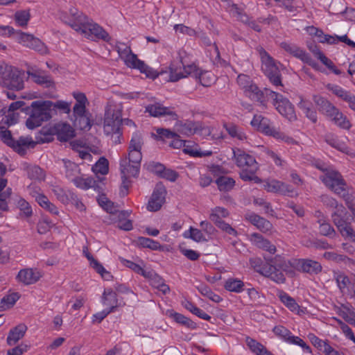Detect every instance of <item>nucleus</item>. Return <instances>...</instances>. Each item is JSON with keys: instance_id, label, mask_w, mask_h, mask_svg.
I'll use <instances>...</instances> for the list:
<instances>
[{"instance_id": "nucleus-1", "label": "nucleus", "mask_w": 355, "mask_h": 355, "mask_svg": "<svg viewBox=\"0 0 355 355\" xmlns=\"http://www.w3.org/2000/svg\"><path fill=\"white\" fill-rule=\"evenodd\" d=\"M123 106L114 101H110L105 107L103 128L106 135L121 134L122 124L135 127L134 121L129 119H122Z\"/></svg>"}, {"instance_id": "nucleus-2", "label": "nucleus", "mask_w": 355, "mask_h": 355, "mask_svg": "<svg viewBox=\"0 0 355 355\" xmlns=\"http://www.w3.org/2000/svg\"><path fill=\"white\" fill-rule=\"evenodd\" d=\"M233 155L236 166L243 168L239 173L241 179L261 183V180L256 175L259 166L254 157L240 148L233 149Z\"/></svg>"}, {"instance_id": "nucleus-3", "label": "nucleus", "mask_w": 355, "mask_h": 355, "mask_svg": "<svg viewBox=\"0 0 355 355\" xmlns=\"http://www.w3.org/2000/svg\"><path fill=\"white\" fill-rule=\"evenodd\" d=\"M51 101H35L31 103L29 117L26 121V127L33 130L40 126L44 121H47L51 118Z\"/></svg>"}, {"instance_id": "nucleus-4", "label": "nucleus", "mask_w": 355, "mask_h": 355, "mask_svg": "<svg viewBox=\"0 0 355 355\" xmlns=\"http://www.w3.org/2000/svg\"><path fill=\"white\" fill-rule=\"evenodd\" d=\"M250 125L257 131L266 136L283 141L288 144H295V141L291 137L286 135L272 125L271 121L261 114H255L250 122Z\"/></svg>"}, {"instance_id": "nucleus-5", "label": "nucleus", "mask_w": 355, "mask_h": 355, "mask_svg": "<svg viewBox=\"0 0 355 355\" xmlns=\"http://www.w3.org/2000/svg\"><path fill=\"white\" fill-rule=\"evenodd\" d=\"M324 184L336 194L347 201L349 196L352 193L347 187L342 175L337 171L331 169L320 177Z\"/></svg>"}, {"instance_id": "nucleus-6", "label": "nucleus", "mask_w": 355, "mask_h": 355, "mask_svg": "<svg viewBox=\"0 0 355 355\" xmlns=\"http://www.w3.org/2000/svg\"><path fill=\"white\" fill-rule=\"evenodd\" d=\"M0 139L20 155H26L27 148L35 145L31 137H20L18 140H15L11 132L3 125H0Z\"/></svg>"}, {"instance_id": "nucleus-7", "label": "nucleus", "mask_w": 355, "mask_h": 355, "mask_svg": "<svg viewBox=\"0 0 355 355\" xmlns=\"http://www.w3.org/2000/svg\"><path fill=\"white\" fill-rule=\"evenodd\" d=\"M261 60V69L270 82L275 86H282L281 74L275 60L261 46L257 47Z\"/></svg>"}, {"instance_id": "nucleus-8", "label": "nucleus", "mask_w": 355, "mask_h": 355, "mask_svg": "<svg viewBox=\"0 0 355 355\" xmlns=\"http://www.w3.org/2000/svg\"><path fill=\"white\" fill-rule=\"evenodd\" d=\"M265 92L267 96L272 98V105L282 116L287 119L289 121H295L297 120L294 106L288 98L269 89H265Z\"/></svg>"}, {"instance_id": "nucleus-9", "label": "nucleus", "mask_w": 355, "mask_h": 355, "mask_svg": "<svg viewBox=\"0 0 355 355\" xmlns=\"http://www.w3.org/2000/svg\"><path fill=\"white\" fill-rule=\"evenodd\" d=\"M24 71L11 66L0 78V85L11 91H20L24 88Z\"/></svg>"}, {"instance_id": "nucleus-10", "label": "nucleus", "mask_w": 355, "mask_h": 355, "mask_svg": "<svg viewBox=\"0 0 355 355\" xmlns=\"http://www.w3.org/2000/svg\"><path fill=\"white\" fill-rule=\"evenodd\" d=\"M178 55L180 62L182 65L183 72L178 73H173L171 71L169 73L165 72V73H166L168 76L167 81L176 82L182 78L187 77L189 75L195 76L197 77L199 74L198 69L195 64L189 63V61L187 60L186 51L183 49L180 50L178 52ZM164 74V72L163 71H157V78L160 76H163Z\"/></svg>"}, {"instance_id": "nucleus-11", "label": "nucleus", "mask_w": 355, "mask_h": 355, "mask_svg": "<svg viewBox=\"0 0 355 355\" xmlns=\"http://www.w3.org/2000/svg\"><path fill=\"white\" fill-rule=\"evenodd\" d=\"M250 266L254 270L260 275L270 278L278 284H283L286 281V278L282 272L278 269H275L273 265H268L267 261L265 263L258 258L250 259Z\"/></svg>"}, {"instance_id": "nucleus-12", "label": "nucleus", "mask_w": 355, "mask_h": 355, "mask_svg": "<svg viewBox=\"0 0 355 355\" xmlns=\"http://www.w3.org/2000/svg\"><path fill=\"white\" fill-rule=\"evenodd\" d=\"M237 83L244 90L247 96L253 101L260 103L263 107H266V103L264 99V94L258 87L252 83L250 76L245 74H240L237 77Z\"/></svg>"}, {"instance_id": "nucleus-13", "label": "nucleus", "mask_w": 355, "mask_h": 355, "mask_svg": "<svg viewBox=\"0 0 355 355\" xmlns=\"http://www.w3.org/2000/svg\"><path fill=\"white\" fill-rule=\"evenodd\" d=\"M119 55L124 58L126 65L129 67L139 69L141 73L153 79L155 78V74L150 72L149 67L141 60H139L137 55L134 54L130 48L125 46L123 49L119 48Z\"/></svg>"}, {"instance_id": "nucleus-14", "label": "nucleus", "mask_w": 355, "mask_h": 355, "mask_svg": "<svg viewBox=\"0 0 355 355\" xmlns=\"http://www.w3.org/2000/svg\"><path fill=\"white\" fill-rule=\"evenodd\" d=\"M279 46L282 49H284L290 55L297 59H300L301 61L308 64L312 67L315 68L317 64L311 58L310 55L295 44L288 42H282L280 43Z\"/></svg>"}, {"instance_id": "nucleus-15", "label": "nucleus", "mask_w": 355, "mask_h": 355, "mask_svg": "<svg viewBox=\"0 0 355 355\" xmlns=\"http://www.w3.org/2000/svg\"><path fill=\"white\" fill-rule=\"evenodd\" d=\"M293 268L294 270L309 275H318L322 270L320 263L309 259H293Z\"/></svg>"}, {"instance_id": "nucleus-16", "label": "nucleus", "mask_w": 355, "mask_h": 355, "mask_svg": "<svg viewBox=\"0 0 355 355\" xmlns=\"http://www.w3.org/2000/svg\"><path fill=\"white\" fill-rule=\"evenodd\" d=\"M13 34H16L19 42L22 44L24 46L42 53L46 51V48L44 44L40 39L34 37L33 35L27 34L21 31L15 32V31Z\"/></svg>"}, {"instance_id": "nucleus-17", "label": "nucleus", "mask_w": 355, "mask_h": 355, "mask_svg": "<svg viewBox=\"0 0 355 355\" xmlns=\"http://www.w3.org/2000/svg\"><path fill=\"white\" fill-rule=\"evenodd\" d=\"M81 34L92 40H102L109 42L111 39L108 33L103 27L96 23H92V21L88 25H86L85 29H83Z\"/></svg>"}, {"instance_id": "nucleus-18", "label": "nucleus", "mask_w": 355, "mask_h": 355, "mask_svg": "<svg viewBox=\"0 0 355 355\" xmlns=\"http://www.w3.org/2000/svg\"><path fill=\"white\" fill-rule=\"evenodd\" d=\"M71 19L69 21H64L73 29L80 33L83 29H85L86 25H88L90 20L82 12L78 10L76 8H72L69 10Z\"/></svg>"}, {"instance_id": "nucleus-19", "label": "nucleus", "mask_w": 355, "mask_h": 355, "mask_svg": "<svg viewBox=\"0 0 355 355\" xmlns=\"http://www.w3.org/2000/svg\"><path fill=\"white\" fill-rule=\"evenodd\" d=\"M268 265H273L275 269H280L285 271L290 275L295 274L294 268H293V259L291 260H286L285 258L279 254L271 258L268 257H264Z\"/></svg>"}, {"instance_id": "nucleus-20", "label": "nucleus", "mask_w": 355, "mask_h": 355, "mask_svg": "<svg viewBox=\"0 0 355 355\" xmlns=\"http://www.w3.org/2000/svg\"><path fill=\"white\" fill-rule=\"evenodd\" d=\"M26 73L36 84L45 88L55 87V84L53 78L49 75L45 74L43 71L35 70L31 68L27 70Z\"/></svg>"}, {"instance_id": "nucleus-21", "label": "nucleus", "mask_w": 355, "mask_h": 355, "mask_svg": "<svg viewBox=\"0 0 355 355\" xmlns=\"http://www.w3.org/2000/svg\"><path fill=\"white\" fill-rule=\"evenodd\" d=\"M327 88L338 98L347 103L349 107L355 111V95L337 85L329 84Z\"/></svg>"}, {"instance_id": "nucleus-22", "label": "nucleus", "mask_w": 355, "mask_h": 355, "mask_svg": "<svg viewBox=\"0 0 355 355\" xmlns=\"http://www.w3.org/2000/svg\"><path fill=\"white\" fill-rule=\"evenodd\" d=\"M51 131L57 136L60 141H67L75 137L73 128L67 123H58L54 125Z\"/></svg>"}, {"instance_id": "nucleus-23", "label": "nucleus", "mask_w": 355, "mask_h": 355, "mask_svg": "<svg viewBox=\"0 0 355 355\" xmlns=\"http://www.w3.org/2000/svg\"><path fill=\"white\" fill-rule=\"evenodd\" d=\"M263 187L268 192L280 193L291 196L294 193V189L291 186L277 180L266 182Z\"/></svg>"}, {"instance_id": "nucleus-24", "label": "nucleus", "mask_w": 355, "mask_h": 355, "mask_svg": "<svg viewBox=\"0 0 355 355\" xmlns=\"http://www.w3.org/2000/svg\"><path fill=\"white\" fill-rule=\"evenodd\" d=\"M250 239L254 245L270 254H274L277 251L275 245L260 234L253 233L250 234Z\"/></svg>"}, {"instance_id": "nucleus-25", "label": "nucleus", "mask_w": 355, "mask_h": 355, "mask_svg": "<svg viewBox=\"0 0 355 355\" xmlns=\"http://www.w3.org/2000/svg\"><path fill=\"white\" fill-rule=\"evenodd\" d=\"M313 100L317 105L319 112L328 118L332 116L333 113L338 109L329 100L322 96L315 95L313 96Z\"/></svg>"}, {"instance_id": "nucleus-26", "label": "nucleus", "mask_w": 355, "mask_h": 355, "mask_svg": "<svg viewBox=\"0 0 355 355\" xmlns=\"http://www.w3.org/2000/svg\"><path fill=\"white\" fill-rule=\"evenodd\" d=\"M245 218L263 233H267L272 229V225L269 220L254 213L246 214Z\"/></svg>"}, {"instance_id": "nucleus-27", "label": "nucleus", "mask_w": 355, "mask_h": 355, "mask_svg": "<svg viewBox=\"0 0 355 355\" xmlns=\"http://www.w3.org/2000/svg\"><path fill=\"white\" fill-rule=\"evenodd\" d=\"M157 118H163L164 121H177L178 116L173 107L164 106L162 103H157Z\"/></svg>"}, {"instance_id": "nucleus-28", "label": "nucleus", "mask_w": 355, "mask_h": 355, "mask_svg": "<svg viewBox=\"0 0 355 355\" xmlns=\"http://www.w3.org/2000/svg\"><path fill=\"white\" fill-rule=\"evenodd\" d=\"M27 327L22 323L11 329L6 339L7 344L10 346L15 345L24 336Z\"/></svg>"}, {"instance_id": "nucleus-29", "label": "nucleus", "mask_w": 355, "mask_h": 355, "mask_svg": "<svg viewBox=\"0 0 355 355\" xmlns=\"http://www.w3.org/2000/svg\"><path fill=\"white\" fill-rule=\"evenodd\" d=\"M17 279L25 285H29L37 282L40 279V275L39 272H35L32 268H26L19 270Z\"/></svg>"}, {"instance_id": "nucleus-30", "label": "nucleus", "mask_w": 355, "mask_h": 355, "mask_svg": "<svg viewBox=\"0 0 355 355\" xmlns=\"http://www.w3.org/2000/svg\"><path fill=\"white\" fill-rule=\"evenodd\" d=\"M245 340L247 346L255 355H274L263 345L255 339L246 336Z\"/></svg>"}, {"instance_id": "nucleus-31", "label": "nucleus", "mask_w": 355, "mask_h": 355, "mask_svg": "<svg viewBox=\"0 0 355 355\" xmlns=\"http://www.w3.org/2000/svg\"><path fill=\"white\" fill-rule=\"evenodd\" d=\"M83 253L89 261L91 267L99 273L104 279L109 280L112 277L110 272L107 271L105 268L88 252L87 248L85 247L83 248Z\"/></svg>"}, {"instance_id": "nucleus-32", "label": "nucleus", "mask_w": 355, "mask_h": 355, "mask_svg": "<svg viewBox=\"0 0 355 355\" xmlns=\"http://www.w3.org/2000/svg\"><path fill=\"white\" fill-rule=\"evenodd\" d=\"M329 119L334 123V124L341 129L348 130L352 127L350 121L338 108Z\"/></svg>"}, {"instance_id": "nucleus-33", "label": "nucleus", "mask_w": 355, "mask_h": 355, "mask_svg": "<svg viewBox=\"0 0 355 355\" xmlns=\"http://www.w3.org/2000/svg\"><path fill=\"white\" fill-rule=\"evenodd\" d=\"M223 287L229 292L240 293L244 291L245 283L240 279L230 277L224 282Z\"/></svg>"}, {"instance_id": "nucleus-34", "label": "nucleus", "mask_w": 355, "mask_h": 355, "mask_svg": "<svg viewBox=\"0 0 355 355\" xmlns=\"http://www.w3.org/2000/svg\"><path fill=\"white\" fill-rule=\"evenodd\" d=\"M157 175L171 182H175L179 177L178 172L173 169L166 168L160 163H157Z\"/></svg>"}, {"instance_id": "nucleus-35", "label": "nucleus", "mask_w": 355, "mask_h": 355, "mask_svg": "<svg viewBox=\"0 0 355 355\" xmlns=\"http://www.w3.org/2000/svg\"><path fill=\"white\" fill-rule=\"evenodd\" d=\"M334 277L342 293L345 294L347 291H349L352 282L346 274L342 272H334Z\"/></svg>"}, {"instance_id": "nucleus-36", "label": "nucleus", "mask_w": 355, "mask_h": 355, "mask_svg": "<svg viewBox=\"0 0 355 355\" xmlns=\"http://www.w3.org/2000/svg\"><path fill=\"white\" fill-rule=\"evenodd\" d=\"M126 157L132 162V168L130 169V172L135 174L139 172L141 161L142 159L141 150H128V155Z\"/></svg>"}, {"instance_id": "nucleus-37", "label": "nucleus", "mask_w": 355, "mask_h": 355, "mask_svg": "<svg viewBox=\"0 0 355 355\" xmlns=\"http://www.w3.org/2000/svg\"><path fill=\"white\" fill-rule=\"evenodd\" d=\"M278 297L280 301L291 311L299 313L300 307L295 300L283 291H278Z\"/></svg>"}, {"instance_id": "nucleus-38", "label": "nucleus", "mask_w": 355, "mask_h": 355, "mask_svg": "<svg viewBox=\"0 0 355 355\" xmlns=\"http://www.w3.org/2000/svg\"><path fill=\"white\" fill-rule=\"evenodd\" d=\"M345 215L346 209L342 204L335 208V211L331 214V217L336 228L347 222L345 218Z\"/></svg>"}, {"instance_id": "nucleus-39", "label": "nucleus", "mask_w": 355, "mask_h": 355, "mask_svg": "<svg viewBox=\"0 0 355 355\" xmlns=\"http://www.w3.org/2000/svg\"><path fill=\"white\" fill-rule=\"evenodd\" d=\"M229 216V211L224 207H216L211 210L209 219L215 224L217 225L223 221V218H227Z\"/></svg>"}, {"instance_id": "nucleus-40", "label": "nucleus", "mask_w": 355, "mask_h": 355, "mask_svg": "<svg viewBox=\"0 0 355 355\" xmlns=\"http://www.w3.org/2000/svg\"><path fill=\"white\" fill-rule=\"evenodd\" d=\"M298 107L301 109L306 116L313 123H316L318 120L316 111L312 107L310 103L302 100L298 104Z\"/></svg>"}, {"instance_id": "nucleus-41", "label": "nucleus", "mask_w": 355, "mask_h": 355, "mask_svg": "<svg viewBox=\"0 0 355 355\" xmlns=\"http://www.w3.org/2000/svg\"><path fill=\"white\" fill-rule=\"evenodd\" d=\"M216 183L220 191H229L232 190L235 185L234 180L227 176L219 177L216 180Z\"/></svg>"}, {"instance_id": "nucleus-42", "label": "nucleus", "mask_w": 355, "mask_h": 355, "mask_svg": "<svg viewBox=\"0 0 355 355\" xmlns=\"http://www.w3.org/2000/svg\"><path fill=\"white\" fill-rule=\"evenodd\" d=\"M132 168V162H130L126 157L122 159L120 162V170L121 173V178H128L130 177L137 178L139 173H132L130 172V169Z\"/></svg>"}, {"instance_id": "nucleus-43", "label": "nucleus", "mask_w": 355, "mask_h": 355, "mask_svg": "<svg viewBox=\"0 0 355 355\" xmlns=\"http://www.w3.org/2000/svg\"><path fill=\"white\" fill-rule=\"evenodd\" d=\"M197 289L202 295L207 297L214 302L218 303L223 300L220 295L214 293L211 288L205 284L199 285L197 287Z\"/></svg>"}, {"instance_id": "nucleus-44", "label": "nucleus", "mask_w": 355, "mask_h": 355, "mask_svg": "<svg viewBox=\"0 0 355 355\" xmlns=\"http://www.w3.org/2000/svg\"><path fill=\"white\" fill-rule=\"evenodd\" d=\"M225 127L226 131L232 137L236 138L241 141H243L247 139L245 133L237 125L231 123L225 125Z\"/></svg>"}, {"instance_id": "nucleus-45", "label": "nucleus", "mask_w": 355, "mask_h": 355, "mask_svg": "<svg viewBox=\"0 0 355 355\" xmlns=\"http://www.w3.org/2000/svg\"><path fill=\"white\" fill-rule=\"evenodd\" d=\"M184 307L189 310L190 312H191L193 314L197 315L201 319L209 321L211 318L209 315H208L207 313H205L203 310L200 309V308L197 307L193 303L187 301L184 303Z\"/></svg>"}, {"instance_id": "nucleus-46", "label": "nucleus", "mask_w": 355, "mask_h": 355, "mask_svg": "<svg viewBox=\"0 0 355 355\" xmlns=\"http://www.w3.org/2000/svg\"><path fill=\"white\" fill-rule=\"evenodd\" d=\"M103 302L105 305H109L110 307L119 306L116 293L112 289L105 290L103 294Z\"/></svg>"}, {"instance_id": "nucleus-47", "label": "nucleus", "mask_w": 355, "mask_h": 355, "mask_svg": "<svg viewBox=\"0 0 355 355\" xmlns=\"http://www.w3.org/2000/svg\"><path fill=\"white\" fill-rule=\"evenodd\" d=\"M167 191L162 182L157 183V211L166 202Z\"/></svg>"}, {"instance_id": "nucleus-48", "label": "nucleus", "mask_w": 355, "mask_h": 355, "mask_svg": "<svg viewBox=\"0 0 355 355\" xmlns=\"http://www.w3.org/2000/svg\"><path fill=\"white\" fill-rule=\"evenodd\" d=\"M201 125L198 123H196L192 121H187L184 123V124H181L180 125V128H178V131L181 134H184L186 135H191L194 133H196L198 128Z\"/></svg>"}, {"instance_id": "nucleus-49", "label": "nucleus", "mask_w": 355, "mask_h": 355, "mask_svg": "<svg viewBox=\"0 0 355 355\" xmlns=\"http://www.w3.org/2000/svg\"><path fill=\"white\" fill-rule=\"evenodd\" d=\"M92 171L96 174L106 175L109 171L108 160L103 157H101L92 166Z\"/></svg>"}, {"instance_id": "nucleus-50", "label": "nucleus", "mask_w": 355, "mask_h": 355, "mask_svg": "<svg viewBox=\"0 0 355 355\" xmlns=\"http://www.w3.org/2000/svg\"><path fill=\"white\" fill-rule=\"evenodd\" d=\"M197 77L200 84L204 87H210L216 81V76L209 71L199 73Z\"/></svg>"}, {"instance_id": "nucleus-51", "label": "nucleus", "mask_w": 355, "mask_h": 355, "mask_svg": "<svg viewBox=\"0 0 355 355\" xmlns=\"http://www.w3.org/2000/svg\"><path fill=\"white\" fill-rule=\"evenodd\" d=\"M90 114L74 118V125L82 130H89L92 127Z\"/></svg>"}, {"instance_id": "nucleus-52", "label": "nucleus", "mask_w": 355, "mask_h": 355, "mask_svg": "<svg viewBox=\"0 0 355 355\" xmlns=\"http://www.w3.org/2000/svg\"><path fill=\"white\" fill-rule=\"evenodd\" d=\"M71 182L76 187L83 190H87L91 188L92 184L94 183V179L92 178H83L82 177L77 176L71 179Z\"/></svg>"}, {"instance_id": "nucleus-53", "label": "nucleus", "mask_w": 355, "mask_h": 355, "mask_svg": "<svg viewBox=\"0 0 355 355\" xmlns=\"http://www.w3.org/2000/svg\"><path fill=\"white\" fill-rule=\"evenodd\" d=\"M184 237L190 238L196 242H203L207 241L202 230L192 227L189 228L188 232L184 233Z\"/></svg>"}, {"instance_id": "nucleus-54", "label": "nucleus", "mask_w": 355, "mask_h": 355, "mask_svg": "<svg viewBox=\"0 0 355 355\" xmlns=\"http://www.w3.org/2000/svg\"><path fill=\"white\" fill-rule=\"evenodd\" d=\"M19 298V295L17 293H12L4 296L1 300L0 308L3 309H9L15 304Z\"/></svg>"}, {"instance_id": "nucleus-55", "label": "nucleus", "mask_w": 355, "mask_h": 355, "mask_svg": "<svg viewBox=\"0 0 355 355\" xmlns=\"http://www.w3.org/2000/svg\"><path fill=\"white\" fill-rule=\"evenodd\" d=\"M323 257L324 259L334 261L337 263H347L350 261V259L346 255L338 254L334 252H326L324 253Z\"/></svg>"}, {"instance_id": "nucleus-56", "label": "nucleus", "mask_w": 355, "mask_h": 355, "mask_svg": "<svg viewBox=\"0 0 355 355\" xmlns=\"http://www.w3.org/2000/svg\"><path fill=\"white\" fill-rule=\"evenodd\" d=\"M331 12L334 15L343 14L347 12V7L343 0H334L329 6Z\"/></svg>"}, {"instance_id": "nucleus-57", "label": "nucleus", "mask_w": 355, "mask_h": 355, "mask_svg": "<svg viewBox=\"0 0 355 355\" xmlns=\"http://www.w3.org/2000/svg\"><path fill=\"white\" fill-rule=\"evenodd\" d=\"M17 207L20 210L21 217L28 218L33 214V211L30 204L24 198H20L17 202Z\"/></svg>"}, {"instance_id": "nucleus-58", "label": "nucleus", "mask_w": 355, "mask_h": 355, "mask_svg": "<svg viewBox=\"0 0 355 355\" xmlns=\"http://www.w3.org/2000/svg\"><path fill=\"white\" fill-rule=\"evenodd\" d=\"M247 293L250 300L257 305L261 304L265 301L264 295L254 288H248Z\"/></svg>"}, {"instance_id": "nucleus-59", "label": "nucleus", "mask_w": 355, "mask_h": 355, "mask_svg": "<svg viewBox=\"0 0 355 355\" xmlns=\"http://www.w3.org/2000/svg\"><path fill=\"white\" fill-rule=\"evenodd\" d=\"M171 316L176 322L179 324H181L191 329L196 328V324L191 320L185 317L182 314L178 313H171Z\"/></svg>"}, {"instance_id": "nucleus-60", "label": "nucleus", "mask_w": 355, "mask_h": 355, "mask_svg": "<svg viewBox=\"0 0 355 355\" xmlns=\"http://www.w3.org/2000/svg\"><path fill=\"white\" fill-rule=\"evenodd\" d=\"M31 15L28 10H19L15 14V20L20 26H26Z\"/></svg>"}, {"instance_id": "nucleus-61", "label": "nucleus", "mask_w": 355, "mask_h": 355, "mask_svg": "<svg viewBox=\"0 0 355 355\" xmlns=\"http://www.w3.org/2000/svg\"><path fill=\"white\" fill-rule=\"evenodd\" d=\"M319 232L321 235L331 239L335 238L336 236V230L327 221L319 225Z\"/></svg>"}, {"instance_id": "nucleus-62", "label": "nucleus", "mask_w": 355, "mask_h": 355, "mask_svg": "<svg viewBox=\"0 0 355 355\" xmlns=\"http://www.w3.org/2000/svg\"><path fill=\"white\" fill-rule=\"evenodd\" d=\"M326 141L331 146L338 149L341 152L345 153H349L348 147L344 143L340 142L336 137H334L333 136H328L326 138Z\"/></svg>"}, {"instance_id": "nucleus-63", "label": "nucleus", "mask_w": 355, "mask_h": 355, "mask_svg": "<svg viewBox=\"0 0 355 355\" xmlns=\"http://www.w3.org/2000/svg\"><path fill=\"white\" fill-rule=\"evenodd\" d=\"M171 293V289L164 280L157 275V295L162 294L166 297Z\"/></svg>"}, {"instance_id": "nucleus-64", "label": "nucleus", "mask_w": 355, "mask_h": 355, "mask_svg": "<svg viewBox=\"0 0 355 355\" xmlns=\"http://www.w3.org/2000/svg\"><path fill=\"white\" fill-rule=\"evenodd\" d=\"M143 141L141 135L139 132L133 133L130 141L128 150H141Z\"/></svg>"}]
</instances>
